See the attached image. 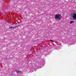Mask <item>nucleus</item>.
<instances>
[{"label":"nucleus","mask_w":76,"mask_h":76,"mask_svg":"<svg viewBox=\"0 0 76 76\" xmlns=\"http://www.w3.org/2000/svg\"><path fill=\"white\" fill-rule=\"evenodd\" d=\"M55 19H58V20H61V15L60 14H57L55 15Z\"/></svg>","instance_id":"f257e3e1"},{"label":"nucleus","mask_w":76,"mask_h":76,"mask_svg":"<svg viewBox=\"0 0 76 76\" xmlns=\"http://www.w3.org/2000/svg\"><path fill=\"white\" fill-rule=\"evenodd\" d=\"M72 17L74 19H76V13L75 12L72 14Z\"/></svg>","instance_id":"f03ea898"},{"label":"nucleus","mask_w":76,"mask_h":76,"mask_svg":"<svg viewBox=\"0 0 76 76\" xmlns=\"http://www.w3.org/2000/svg\"><path fill=\"white\" fill-rule=\"evenodd\" d=\"M14 28H14V27H13L12 26H10L9 27V28L10 29H14Z\"/></svg>","instance_id":"7ed1b4c3"},{"label":"nucleus","mask_w":76,"mask_h":76,"mask_svg":"<svg viewBox=\"0 0 76 76\" xmlns=\"http://www.w3.org/2000/svg\"><path fill=\"white\" fill-rule=\"evenodd\" d=\"M22 73V71H18V74H20V73Z\"/></svg>","instance_id":"20e7f679"},{"label":"nucleus","mask_w":76,"mask_h":76,"mask_svg":"<svg viewBox=\"0 0 76 76\" xmlns=\"http://www.w3.org/2000/svg\"><path fill=\"white\" fill-rule=\"evenodd\" d=\"M75 22V21H71L70 22V23H74Z\"/></svg>","instance_id":"39448f33"},{"label":"nucleus","mask_w":76,"mask_h":76,"mask_svg":"<svg viewBox=\"0 0 76 76\" xmlns=\"http://www.w3.org/2000/svg\"><path fill=\"white\" fill-rule=\"evenodd\" d=\"M18 27H19V26H15V27H14V28H18Z\"/></svg>","instance_id":"423d86ee"},{"label":"nucleus","mask_w":76,"mask_h":76,"mask_svg":"<svg viewBox=\"0 0 76 76\" xmlns=\"http://www.w3.org/2000/svg\"><path fill=\"white\" fill-rule=\"evenodd\" d=\"M50 41H51V42H54V41H53V40H50Z\"/></svg>","instance_id":"0eeeda50"}]
</instances>
